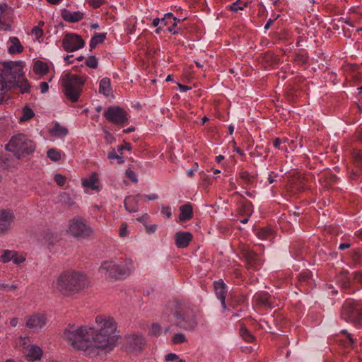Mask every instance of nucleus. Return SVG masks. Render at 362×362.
<instances>
[{
    "instance_id": "f257e3e1",
    "label": "nucleus",
    "mask_w": 362,
    "mask_h": 362,
    "mask_svg": "<svg viewBox=\"0 0 362 362\" xmlns=\"http://www.w3.org/2000/svg\"><path fill=\"white\" fill-rule=\"evenodd\" d=\"M95 322V327L69 324L64 329V339L74 349L88 356L112 350L117 341L115 320L110 316L98 315Z\"/></svg>"
},
{
    "instance_id": "f03ea898",
    "label": "nucleus",
    "mask_w": 362,
    "mask_h": 362,
    "mask_svg": "<svg viewBox=\"0 0 362 362\" xmlns=\"http://www.w3.org/2000/svg\"><path fill=\"white\" fill-rule=\"evenodd\" d=\"M14 86H18L22 93L29 92L30 88L20 63L5 62L0 74V104L4 101L6 91Z\"/></svg>"
},
{
    "instance_id": "7ed1b4c3",
    "label": "nucleus",
    "mask_w": 362,
    "mask_h": 362,
    "mask_svg": "<svg viewBox=\"0 0 362 362\" xmlns=\"http://www.w3.org/2000/svg\"><path fill=\"white\" fill-rule=\"evenodd\" d=\"M89 286L87 276L81 272L68 269L62 272L54 284L55 289L65 296L79 293Z\"/></svg>"
},
{
    "instance_id": "20e7f679",
    "label": "nucleus",
    "mask_w": 362,
    "mask_h": 362,
    "mask_svg": "<svg viewBox=\"0 0 362 362\" xmlns=\"http://www.w3.org/2000/svg\"><path fill=\"white\" fill-rule=\"evenodd\" d=\"M134 269L131 259L110 260L103 262L99 268L107 278L122 279L128 276Z\"/></svg>"
},
{
    "instance_id": "39448f33",
    "label": "nucleus",
    "mask_w": 362,
    "mask_h": 362,
    "mask_svg": "<svg viewBox=\"0 0 362 362\" xmlns=\"http://www.w3.org/2000/svg\"><path fill=\"white\" fill-rule=\"evenodd\" d=\"M6 148L20 158L33 153L35 149V144L25 134H18L11 137Z\"/></svg>"
},
{
    "instance_id": "423d86ee",
    "label": "nucleus",
    "mask_w": 362,
    "mask_h": 362,
    "mask_svg": "<svg viewBox=\"0 0 362 362\" xmlns=\"http://www.w3.org/2000/svg\"><path fill=\"white\" fill-rule=\"evenodd\" d=\"M86 78L76 74H67L62 79L64 93L72 103L78 100Z\"/></svg>"
},
{
    "instance_id": "0eeeda50",
    "label": "nucleus",
    "mask_w": 362,
    "mask_h": 362,
    "mask_svg": "<svg viewBox=\"0 0 362 362\" xmlns=\"http://www.w3.org/2000/svg\"><path fill=\"white\" fill-rule=\"evenodd\" d=\"M176 310L174 313V316L177 319V325L187 330L194 329L197 325L195 315L192 309L185 304H182L178 301H175L174 304Z\"/></svg>"
},
{
    "instance_id": "6e6552de",
    "label": "nucleus",
    "mask_w": 362,
    "mask_h": 362,
    "mask_svg": "<svg viewBox=\"0 0 362 362\" xmlns=\"http://www.w3.org/2000/svg\"><path fill=\"white\" fill-rule=\"evenodd\" d=\"M69 233L77 238L86 239L93 233V228L82 218H75L70 221Z\"/></svg>"
},
{
    "instance_id": "1a4fd4ad",
    "label": "nucleus",
    "mask_w": 362,
    "mask_h": 362,
    "mask_svg": "<svg viewBox=\"0 0 362 362\" xmlns=\"http://www.w3.org/2000/svg\"><path fill=\"white\" fill-rule=\"evenodd\" d=\"M341 317L356 325H361L362 306L358 303L346 301L342 307Z\"/></svg>"
},
{
    "instance_id": "9d476101",
    "label": "nucleus",
    "mask_w": 362,
    "mask_h": 362,
    "mask_svg": "<svg viewBox=\"0 0 362 362\" xmlns=\"http://www.w3.org/2000/svg\"><path fill=\"white\" fill-rule=\"evenodd\" d=\"M106 119L117 125H123L127 120V112L119 106H110L103 113Z\"/></svg>"
},
{
    "instance_id": "9b49d317",
    "label": "nucleus",
    "mask_w": 362,
    "mask_h": 362,
    "mask_svg": "<svg viewBox=\"0 0 362 362\" xmlns=\"http://www.w3.org/2000/svg\"><path fill=\"white\" fill-rule=\"evenodd\" d=\"M84 40L76 33H67L63 38L62 47L66 52H72L83 47Z\"/></svg>"
},
{
    "instance_id": "f8f14e48",
    "label": "nucleus",
    "mask_w": 362,
    "mask_h": 362,
    "mask_svg": "<svg viewBox=\"0 0 362 362\" xmlns=\"http://www.w3.org/2000/svg\"><path fill=\"white\" fill-rule=\"evenodd\" d=\"M16 216L12 210H0V235L6 234L12 228Z\"/></svg>"
},
{
    "instance_id": "ddd939ff",
    "label": "nucleus",
    "mask_w": 362,
    "mask_h": 362,
    "mask_svg": "<svg viewBox=\"0 0 362 362\" xmlns=\"http://www.w3.org/2000/svg\"><path fill=\"white\" fill-rule=\"evenodd\" d=\"M13 10L6 4H0V29L7 31L11 29Z\"/></svg>"
},
{
    "instance_id": "4468645a",
    "label": "nucleus",
    "mask_w": 362,
    "mask_h": 362,
    "mask_svg": "<svg viewBox=\"0 0 362 362\" xmlns=\"http://www.w3.org/2000/svg\"><path fill=\"white\" fill-rule=\"evenodd\" d=\"M145 344L142 335L132 334L127 337L125 339V348L129 351H140L144 349Z\"/></svg>"
},
{
    "instance_id": "2eb2a0df",
    "label": "nucleus",
    "mask_w": 362,
    "mask_h": 362,
    "mask_svg": "<svg viewBox=\"0 0 362 362\" xmlns=\"http://www.w3.org/2000/svg\"><path fill=\"white\" fill-rule=\"evenodd\" d=\"M243 255L245 259L248 269L259 270L262 265V260L257 253L248 248L243 250Z\"/></svg>"
},
{
    "instance_id": "dca6fc26",
    "label": "nucleus",
    "mask_w": 362,
    "mask_h": 362,
    "mask_svg": "<svg viewBox=\"0 0 362 362\" xmlns=\"http://www.w3.org/2000/svg\"><path fill=\"white\" fill-rule=\"evenodd\" d=\"M46 322L47 320L44 315H34L28 318L26 326L35 332H38L45 327Z\"/></svg>"
},
{
    "instance_id": "f3484780",
    "label": "nucleus",
    "mask_w": 362,
    "mask_h": 362,
    "mask_svg": "<svg viewBox=\"0 0 362 362\" xmlns=\"http://www.w3.org/2000/svg\"><path fill=\"white\" fill-rule=\"evenodd\" d=\"M214 287L216 297L221 300L223 308L226 310V297L227 293L226 284L223 281V280L219 279L214 281Z\"/></svg>"
},
{
    "instance_id": "a211bd4d",
    "label": "nucleus",
    "mask_w": 362,
    "mask_h": 362,
    "mask_svg": "<svg viewBox=\"0 0 362 362\" xmlns=\"http://www.w3.org/2000/svg\"><path fill=\"white\" fill-rule=\"evenodd\" d=\"M192 238L189 232H177L175 235V245L178 248H185L189 245Z\"/></svg>"
},
{
    "instance_id": "6ab92c4d",
    "label": "nucleus",
    "mask_w": 362,
    "mask_h": 362,
    "mask_svg": "<svg viewBox=\"0 0 362 362\" xmlns=\"http://www.w3.org/2000/svg\"><path fill=\"white\" fill-rule=\"evenodd\" d=\"M42 356V351L40 347L31 344L27 347L25 357L28 361H34L40 360Z\"/></svg>"
},
{
    "instance_id": "aec40b11",
    "label": "nucleus",
    "mask_w": 362,
    "mask_h": 362,
    "mask_svg": "<svg viewBox=\"0 0 362 362\" xmlns=\"http://www.w3.org/2000/svg\"><path fill=\"white\" fill-rule=\"evenodd\" d=\"M62 18L69 23H76L83 18V13L80 11H69L64 9L62 12Z\"/></svg>"
},
{
    "instance_id": "412c9836",
    "label": "nucleus",
    "mask_w": 362,
    "mask_h": 362,
    "mask_svg": "<svg viewBox=\"0 0 362 362\" xmlns=\"http://www.w3.org/2000/svg\"><path fill=\"white\" fill-rule=\"evenodd\" d=\"M180 211L179 220L181 222H186L193 217V209L189 203L180 206Z\"/></svg>"
},
{
    "instance_id": "4be33fe9",
    "label": "nucleus",
    "mask_w": 362,
    "mask_h": 362,
    "mask_svg": "<svg viewBox=\"0 0 362 362\" xmlns=\"http://www.w3.org/2000/svg\"><path fill=\"white\" fill-rule=\"evenodd\" d=\"M141 194H137L135 197H127L124 201V205L126 210L129 212H135L138 210V197H141Z\"/></svg>"
},
{
    "instance_id": "5701e85b",
    "label": "nucleus",
    "mask_w": 362,
    "mask_h": 362,
    "mask_svg": "<svg viewBox=\"0 0 362 362\" xmlns=\"http://www.w3.org/2000/svg\"><path fill=\"white\" fill-rule=\"evenodd\" d=\"M259 61L260 64L267 68L272 67L277 64V59L272 52H266L262 54L259 57Z\"/></svg>"
},
{
    "instance_id": "b1692460",
    "label": "nucleus",
    "mask_w": 362,
    "mask_h": 362,
    "mask_svg": "<svg viewBox=\"0 0 362 362\" xmlns=\"http://www.w3.org/2000/svg\"><path fill=\"white\" fill-rule=\"evenodd\" d=\"M315 0H308L305 7L309 13L306 17L305 20L309 22L311 25H314L315 20H317V14L315 10Z\"/></svg>"
},
{
    "instance_id": "393cba45",
    "label": "nucleus",
    "mask_w": 362,
    "mask_h": 362,
    "mask_svg": "<svg viewBox=\"0 0 362 362\" xmlns=\"http://www.w3.org/2000/svg\"><path fill=\"white\" fill-rule=\"evenodd\" d=\"M11 45L8 48V53L11 54H19L23 52V47L19 39L16 37L9 38Z\"/></svg>"
},
{
    "instance_id": "a878e982",
    "label": "nucleus",
    "mask_w": 362,
    "mask_h": 362,
    "mask_svg": "<svg viewBox=\"0 0 362 362\" xmlns=\"http://www.w3.org/2000/svg\"><path fill=\"white\" fill-rule=\"evenodd\" d=\"M274 298L269 293H262L256 296L257 305L265 308H272Z\"/></svg>"
},
{
    "instance_id": "bb28decb",
    "label": "nucleus",
    "mask_w": 362,
    "mask_h": 362,
    "mask_svg": "<svg viewBox=\"0 0 362 362\" xmlns=\"http://www.w3.org/2000/svg\"><path fill=\"white\" fill-rule=\"evenodd\" d=\"M49 69V66L46 62L37 60L34 63L33 71L37 75H45L48 73Z\"/></svg>"
},
{
    "instance_id": "cd10ccee",
    "label": "nucleus",
    "mask_w": 362,
    "mask_h": 362,
    "mask_svg": "<svg viewBox=\"0 0 362 362\" xmlns=\"http://www.w3.org/2000/svg\"><path fill=\"white\" fill-rule=\"evenodd\" d=\"M111 83L109 78H103L99 86V93L103 94L105 96H109L111 94Z\"/></svg>"
},
{
    "instance_id": "c85d7f7f",
    "label": "nucleus",
    "mask_w": 362,
    "mask_h": 362,
    "mask_svg": "<svg viewBox=\"0 0 362 362\" xmlns=\"http://www.w3.org/2000/svg\"><path fill=\"white\" fill-rule=\"evenodd\" d=\"M288 188L294 193L300 192L304 189V184L303 180L300 178H292L289 180Z\"/></svg>"
},
{
    "instance_id": "c756f323",
    "label": "nucleus",
    "mask_w": 362,
    "mask_h": 362,
    "mask_svg": "<svg viewBox=\"0 0 362 362\" xmlns=\"http://www.w3.org/2000/svg\"><path fill=\"white\" fill-rule=\"evenodd\" d=\"M106 38V33H95L90 41V47L94 49L98 44L102 43Z\"/></svg>"
},
{
    "instance_id": "7c9ffc66",
    "label": "nucleus",
    "mask_w": 362,
    "mask_h": 362,
    "mask_svg": "<svg viewBox=\"0 0 362 362\" xmlns=\"http://www.w3.org/2000/svg\"><path fill=\"white\" fill-rule=\"evenodd\" d=\"M107 158L110 160L111 163H113L115 160L117 164H123L124 163V158L118 154L117 148H112L107 153Z\"/></svg>"
},
{
    "instance_id": "2f4dec72",
    "label": "nucleus",
    "mask_w": 362,
    "mask_h": 362,
    "mask_svg": "<svg viewBox=\"0 0 362 362\" xmlns=\"http://www.w3.org/2000/svg\"><path fill=\"white\" fill-rule=\"evenodd\" d=\"M51 132L56 136L64 137L67 135L69 131L67 128L60 126L58 123H57L52 127Z\"/></svg>"
},
{
    "instance_id": "473e14b6",
    "label": "nucleus",
    "mask_w": 362,
    "mask_h": 362,
    "mask_svg": "<svg viewBox=\"0 0 362 362\" xmlns=\"http://www.w3.org/2000/svg\"><path fill=\"white\" fill-rule=\"evenodd\" d=\"M98 182V177L96 174H93L88 179H84L82 180V185L84 187L90 188L91 189H98V186L95 183Z\"/></svg>"
},
{
    "instance_id": "72a5a7b5",
    "label": "nucleus",
    "mask_w": 362,
    "mask_h": 362,
    "mask_svg": "<svg viewBox=\"0 0 362 362\" xmlns=\"http://www.w3.org/2000/svg\"><path fill=\"white\" fill-rule=\"evenodd\" d=\"M239 177L245 184L252 185L257 177V175H251L247 171H240Z\"/></svg>"
},
{
    "instance_id": "f704fd0d",
    "label": "nucleus",
    "mask_w": 362,
    "mask_h": 362,
    "mask_svg": "<svg viewBox=\"0 0 362 362\" xmlns=\"http://www.w3.org/2000/svg\"><path fill=\"white\" fill-rule=\"evenodd\" d=\"M239 213L242 216H250L252 214V203L248 201L244 202L239 210Z\"/></svg>"
},
{
    "instance_id": "c9c22d12",
    "label": "nucleus",
    "mask_w": 362,
    "mask_h": 362,
    "mask_svg": "<svg viewBox=\"0 0 362 362\" xmlns=\"http://www.w3.org/2000/svg\"><path fill=\"white\" fill-rule=\"evenodd\" d=\"M34 115L35 113L33 110L31 108L25 106L23 108L22 115L20 117L19 119L21 122H25L30 120L34 117Z\"/></svg>"
},
{
    "instance_id": "e433bc0d",
    "label": "nucleus",
    "mask_w": 362,
    "mask_h": 362,
    "mask_svg": "<svg viewBox=\"0 0 362 362\" xmlns=\"http://www.w3.org/2000/svg\"><path fill=\"white\" fill-rule=\"evenodd\" d=\"M240 334L242 338L247 342H252L255 339V336H253L245 327H240Z\"/></svg>"
},
{
    "instance_id": "4c0bfd02",
    "label": "nucleus",
    "mask_w": 362,
    "mask_h": 362,
    "mask_svg": "<svg viewBox=\"0 0 362 362\" xmlns=\"http://www.w3.org/2000/svg\"><path fill=\"white\" fill-rule=\"evenodd\" d=\"M272 235V230L268 227L262 228L257 232V236L262 240L267 239Z\"/></svg>"
},
{
    "instance_id": "58836bf2",
    "label": "nucleus",
    "mask_w": 362,
    "mask_h": 362,
    "mask_svg": "<svg viewBox=\"0 0 362 362\" xmlns=\"http://www.w3.org/2000/svg\"><path fill=\"white\" fill-rule=\"evenodd\" d=\"M349 274L348 271L342 272L339 274L340 281L341 282V285L344 288H349L351 284V279L347 275Z\"/></svg>"
},
{
    "instance_id": "ea45409f",
    "label": "nucleus",
    "mask_w": 362,
    "mask_h": 362,
    "mask_svg": "<svg viewBox=\"0 0 362 362\" xmlns=\"http://www.w3.org/2000/svg\"><path fill=\"white\" fill-rule=\"evenodd\" d=\"M47 157L53 161H59L61 160V153L54 148H50L47 152Z\"/></svg>"
},
{
    "instance_id": "a19ab883",
    "label": "nucleus",
    "mask_w": 362,
    "mask_h": 362,
    "mask_svg": "<svg viewBox=\"0 0 362 362\" xmlns=\"http://www.w3.org/2000/svg\"><path fill=\"white\" fill-rule=\"evenodd\" d=\"M325 178V181L329 183L332 182H334L337 180L336 175L330 173L328 171H325L324 173H321L320 181L321 182L322 178Z\"/></svg>"
},
{
    "instance_id": "79ce46f5",
    "label": "nucleus",
    "mask_w": 362,
    "mask_h": 362,
    "mask_svg": "<svg viewBox=\"0 0 362 362\" xmlns=\"http://www.w3.org/2000/svg\"><path fill=\"white\" fill-rule=\"evenodd\" d=\"M171 341L173 344H177L187 341V338L182 333H177L172 337Z\"/></svg>"
},
{
    "instance_id": "37998d69",
    "label": "nucleus",
    "mask_w": 362,
    "mask_h": 362,
    "mask_svg": "<svg viewBox=\"0 0 362 362\" xmlns=\"http://www.w3.org/2000/svg\"><path fill=\"white\" fill-rule=\"evenodd\" d=\"M293 61L297 64L302 65L307 62V57L303 54L296 53L295 54Z\"/></svg>"
},
{
    "instance_id": "c03bdc74",
    "label": "nucleus",
    "mask_w": 362,
    "mask_h": 362,
    "mask_svg": "<svg viewBox=\"0 0 362 362\" xmlns=\"http://www.w3.org/2000/svg\"><path fill=\"white\" fill-rule=\"evenodd\" d=\"M86 64L91 69H96L98 65V59L95 56H90L86 60Z\"/></svg>"
},
{
    "instance_id": "a18cd8bd",
    "label": "nucleus",
    "mask_w": 362,
    "mask_h": 362,
    "mask_svg": "<svg viewBox=\"0 0 362 362\" xmlns=\"http://www.w3.org/2000/svg\"><path fill=\"white\" fill-rule=\"evenodd\" d=\"M167 20L172 21L173 25L176 26L178 23L180 22V19L174 17L172 13H166L163 18H161V22H165Z\"/></svg>"
},
{
    "instance_id": "49530a36",
    "label": "nucleus",
    "mask_w": 362,
    "mask_h": 362,
    "mask_svg": "<svg viewBox=\"0 0 362 362\" xmlns=\"http://www.w3.org/2000/svg\"><path fill=\"white\" fill-rule=\"evenodd\" d=\"M13 251L4 250L3 255L1 256V260L4 263L8 262L11 261L13 256Z\"/></svg>"
},
{
    "instance_id": "de8ad7c7",
    "label": "nucleus",
    "mask_w": 362,
    "mask_h": 362,
    "mask_svg": "<svg viewBox=\"0 0 362 362\" xmlns=\"http://www.w3.org/2000/svg\"><path fill=\"white\" fill-rule=\"evenodd\" d=\"M161 330L160 326L157 323H153L149 330V334L151 336H158Z\"/></svg>"
},
{
    "instance_id": "09e8293b",
    "label": "nucleus",
    "mask_w": 362,
    "mask_h": 362,
    "mask_svg": "<svg viewBox=\"0 0 362 362\" xmlns=\"http://www.w3.org/2000/svg\"><path fill=\"white\" fill-rule=\"evenodd\" d=\"M353 261L356 264H361L362 261V254L359 250H355L351 255Z\"/></svg>"
},
{
    "instance_id": "8fccbe9b",
    "label": "nucleus",
    "mask_w": 362,
    "mask_h": 362,
    "mask_svg": "<svg viewBox=\"0 0 362 362\" xmlns=\"http://www.w3.org/2000/svg\"><path fill=\"white\" fill-rule=\"evenodd\" d=\"M132 149V145L129 142L124 141L123 144L117 146V151L122 154L123 150L130 151Z\"/></svg>"
},
{
    "instance_id": "3c124183",
    "label": "nucleus",
    "mask_w": 362,
    "mask_h": 362,
    "mask_svg": "<svg viewBox=\"0 0 362 362\" xmlns=\"http://www.w3.org/2000/svg\"><path fill=\"white\" fill-rule=\"evenodd\" d=\"M119 235L120 237H126L128 235L127 223H122L119 228Z\"/></svg>"
},
{
    "instance_id": "603ef678",
    "label": "nucleus",
    "mask_w": 362,
    "mask_h": 362,
    "mask_svg": "<svg viewBox=\"0 0 362 362\" xmlns=\"http://www.w3.org/2000/svg\"><path fill=\"white\" fill-rule=\"evenodd\" d=\"M54 180L59 186H63L66 182V177L61 174H56Z\"/></svg>"
},
{
    "instance_id": "864d4df0",
    "label": "nucleus",
    "mask_w": 362,
    "mask_h": 362,
    "mask_svg": "<svg viewBox=\"0 0 362 362\" xmlns=\"http://www.w3.org/2000/svg\"><path fill=\"white\" fill-rule=\"evenodd\" d=\"M353 158L358 166L361 167L362 165V153L359 151L355 152L353 155Z\"/></svg>"
},
{
    "instance_id": "5fc2aeb1",
    "label": "nucleus",
    "mask_w": 362,
    "mask_h": 362,
    "mask_svg": "<svg viewBox=\"0 0 362 362\" xmlns=\"http://www.w3.org/2000/svg\"><path fill=\"white\" fill-rule=\"evenodd\" d=\"M32 34L34 35L37 39H39L42 36L43 31L39 26H35L32 29Z\"/></svg>"
},
{
    "instance_id": "6e6d98bb",
    "label": "nucleus",
    "mask_w": 362,
    "mask_h": 362,
    "mask_svg": "<svg viewBox=\"0 0 362 362\" xmlns=\"http://www.w3.org/2000/svg\"><path fill=\"white\" fill-rule=\"evenodd\" d=\"M126 175L127 177L130 179L132 182H136L138 181L137 180V177H136V175L135 174V173L131 169H127L126 170Z\"/></svg>"
},
{
    "instance_id": "4d7b16f0",
    "label": "nucleus",
    "mask_w": 362,
    "mask_h": 362,
    "mask_svg": "<svg viewBox=\"0 0 362 362\" xmlns=\"http://www.w3.org/2000/svg\"><path fill=\"white\" fill-rule=\"evenodd\" d=\"M25 257H23V256H19L15 252H13V258L11 260L13 262V263L18 264L23 262L25 261Z\"/></svg>"
},
{
    "instance_id": "13d9d810",
    "label": "nucleus",
    "mask_w": 362,
    "mask_h": 362,
    "mask_svg": "<svg viewBox=\"0 0 362 362\" xmlns=\"http://www.w3.org/2000/svg\"><path fill=\"white\" fill-rule=\"evenodd\" d=\"M17 286L15 284L9 285L7 284H0V289L6 291H14L17 289Z\"/></svg>"
},
{
    "instance_id": "bf43d9fd",
    "label": "nucleus",
    "mask_w": 362,
    "mask_h": 362,
    "mask_svg": "<svg viewBox=\"0 0 362 362\" xmlns=\"http://www.w3.org/2000/svg\"><path fill=\"white\" fill-rule=\"evenodd\" d=\"M62 201L69 206H72L74 204L71 197L65 193L62 195Z\"/></svg>"
},
{
    "instance_id": "052dcab7",
    "label": "nucleus",
    "mask_w": 362,
    "mask_h": 362,
    "mask_svg": "<svg viewBox=\"0 0 362 362\" xmlns=\"http://www.w3.org/2000/svg\"><path fill=\"white\" fill-rule=\"evenodd\" d=\"M354 281L362 285V270L356 271L353 274Z\"/></svg>"
},
{
    "instance_id": "680f3d73",
    "label": "nucleus",
    "mask_w": 362,
    "mask_h": 362,
    "mask_svg": "<svg viewBox=\"0 0 362 362\" xmlns=\"http://www.w3.org/2000/svg\"><path fill=\"white\" fill-rule=\"evenodd\" d=\"M288 141V139L287 138H284L283 139H280V138H276L274 139L273 141V146L275 147V148H280V145L282 144V143H285V142H287Z\"/></svg>"
},
{
    "instance_id": "e2e57ef3",
    "label": "nucleus",
    "mask_w": 362,
    "mask_h": 362,
    "mask_svg": "<svg viewBox=\"0 0 362 362\" xmlns=\"http://www.w3.org/2000/svg\"><path fill=\"white\" fill-rule=\"evenodd\" d=\"M309 278H310V273L306 272H303L298 276V281H300V282H304V281H307Z\"/></svg>"
},
{
    "instance_id": "0e129e2a",
    "label": "nucleus",
    "mask_w": 362,
    "mask_h": 362,
    "mask_svg": "<svg viewBox=\"0 0 362 362\" xmlns=\"http://www.w3.org/2000/svg\"><path fill=\"white\" fill-rule=\"evenodd\" d=\"M161 213L167 218H170L171 217V209L169 206H163Z\"/></svg>"
},
{
    "instance_id": "69168bd1",
    "label": "nucleus",
    "mask_w": 362,
    "mask_h": 362,
    "mask_svg": "<svg viewBox=\"0 0 362 362\" xmlns=\"http://www.w3.org/2000/svg\"><path fill=\"white\" fill-rule=\"evenodd\" d=\"M103 2V0H89V4L95 8H99Z\"/></svg>"
},
{
    "instance_id": "338daca9",
    "label": "nucleus",
    "mask_w": 362,
    "mask_h": 362,
    "mask_svg": "<svg viewBox=\"0 0 362 362\" xmlns=\"http://www.w3.org/2000/svg\"><path fill=\"white\" fill-rule=\"evenodd\" d=\"M240 0H236L235 2L233 3L231 5L228 6L229 9L233 12L238 11V6L240 5Z\"/></svg>"
},
{
    "instance_id": "774afa93",
    "label": "nucleus",
    "mask_w": 362,
    "mask_h": 362,
    "mask_svg": "<svg viewBox=\"0 0 362 362\" xmlns=\"http://www.w3.org/2000/svg\"><path fill=\"white\" fill-rule=\"evenodd\" d=\"M40 91L42 93H45L48 91L49 85L47 82H41L40 83Z\"/></svg>"
}]
</instances>
